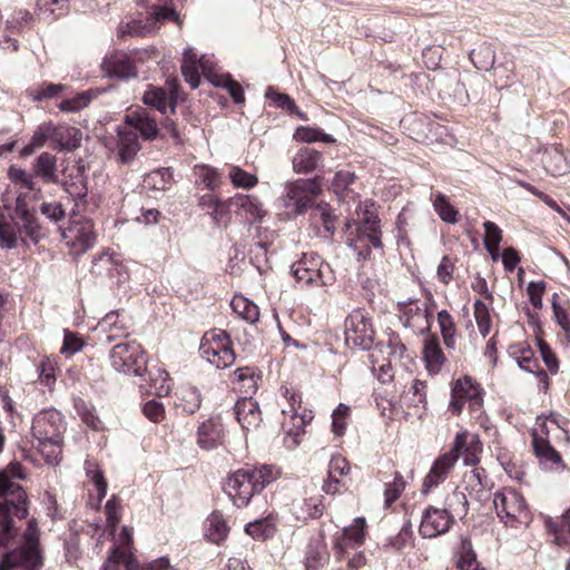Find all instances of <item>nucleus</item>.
<instances>
[{
  "mask_svg": "<svg viewBox=\"0 0 570 570\" xmlns=\"http://www.w3.org/2000/svg\"><path fill=\"white\" fill-rule=\"evenodd\" d=\"M87 180H62V186L69 196L75 200L73 207L77 212L87 204L88 186Z\"/></svg>",
  "mask_w": 570,
  "mask_h": 570,
  "instance_id": "37998d69",
  "label": "nucleus"
},
{
  "mask_svg": "<svg viewBox=\"0 0 570 570\" xmlns=\"http://www.w3.org/2000/svg\"><path fill=\"white\" fill-rule=\"evenodd\" d=\"M141 100L145 105L155 108L163 115L167 112L168 107L170 108V112L175 114L178 100L177 86L175 85L168 92L165 88L148 85Z\"/></svg>",
  "mask_w": 570,
  "mask_h": 570,
  "instance_id": "f3484780",
  "label": "nucleus"
},
{
  "mask_svg": "<svg viewBox=\"0 0 570 570\" xmlns=\"http://www.w3.org/2000/svg\"><path fill=\"white\" fill-rule=\"evenodd\" d=\"M124 121L138 131L144 140L153 141L159 134L156 119L144 108L128 112Z\"/></svg>",
  "mask_w": 570,
  "mask_h": 570,
  "instance_id": "aec40b11",
  "label": "nucleus"
},
{
  "mask_svg": "<svg viewBox=\"0 0 570 570\" xmlns=\"http://www.w3.org/2000/svg\"><path fill=\"white\" fill-rule=\"evenodd\" d=\"M357 222H354L355 232H350L346 244L355 253L357 261H366L371 256L372 248L383 247L381 220L376 214L375 204L372 200L360 203L356 209Z\"/></svg>",
  "mask_w": 570,
  "mask_h": 570,
  "instance_id": "f03ea898",
  "label": "nucleus"
},
{
  "mask_svg": "<svg viewBox=\"0 0 570 570\" xmlns=\"http://www.w3.org/2000/svg\"><path fill=\"white\" fill-rule=\"evenodd\" d=\"M230 306L234 312L250 324L256 323L259 318L258 306L244 296H235L230 302Z\"/></svg>",
  "mask_w": 570,
  "mask_h": 570,
  "instance_id": "58836bf2",
  "label": "nucleus"
},
{
  "mask_svg": "<svg viewBox=\"0 0 570 570\" xmlns=\"http://www.w3.org/2000/svg\"><path fill=\"white\" fill-rule=\"evenodd\" d=\"M63 343L60 348V353L66 356H72L82 350L85 342L83 338L73 332L65 330Z\"/></svg>",
  "mask_w": 570,
  "mask_h": 570,
  "instance_id": "4d7b16f0",
  "label": "nucleus"
},
{
  "mask_svg": "<svg viewBox=\"0 0 570 570\" xmlns=\"http://www.w3.org/2000/svg\"><path fill=\"white\" fill-rule=\"evenodd\" d=\"M365 519L357 517L353 524L343 528L342 539H336L334 547L338 551H343L345 546L360 547L365 539Z\"/></svg>",
  "mask_w": 570,
  "mask_h": 570,
  "instance_id": "b1692460",
  "label": "nucleus"
},
{
  "mask_svg": "<svg viewBox=\"0 0 570 570\" xmlns=\"http://www.w3.org/2000/svg\"><path fill=\"white\" fill-rule=\"evenodd\" d=\"M322 160V154L315 149L302 148L293 158V168L296 174H311Z\"/></svg>",
  "mask_w": 570,
  "mask_h": 570,
  "instance_id": "bb28decb",
  "label": "nucleus"
},
{
  "mask_svg": "<svg viewBox=\"0 0 570 570\" xmlns=\"http://www.w3.org/2000/svg\"><path fill=\"white\" fill-rule=\"evenodd\" d=\"M245 532L255 540H266L276 532V523L273 517L257 519L245 525Z\"/></svg>",
  "mask_w": 570,
  "mask_h": 570,
  "instance_id": "72a5a7b5",
  "label": "nucleus"
},
{
  "mask_svg": "<svg viewBox=\"0 0 570 570\" xmlns=\"http://www.w3.org/2000/svg\"><path fill=\"white\" fill-rule=\"evenodd\" d=\"M234 414L244 430L256 429L262 422L259 404L253 397H240L234 405Z\"/></svg>",
  "mask_w": 570,
  "mask_h": 570,
  "instance_id": "412c9836",
  "label": "nucleus"
},
{
  "mask_svg": "<svg viewBox=\"0 0 570 570\" xmlns=\"http://www.w3.org/2000/svg\"><path fill=\"white\" fill-rule=\"evenodd\" d=\"M65 86L60 83L43 82L39 88L30 90V97L33 101H42L57 97Z\"/></svg>",
  "mask_w": 570,
  "mask_h": 570,
  "instance_id": "5fc2aeb1",
  "label": "nucleus"
},
{
  "mask_svg": "<svg viewBox=\"0 0 570 570\" xmlns=\"http://www.w3.org/2000/svg\"><path fill=\"white\" fill-rule=\"evenodd\" d=\"M61 236L67 245L77 253L87 252L97 240L94 222L82 216L76 208H71L69 213V224L66 228L61 229Z\"/></svg>",
  "mask_w": 570,
  "mask_h": 570,
  "instance_id": "1a4fd4ad",
  "label": "nucleus"
},
{
  "mask_svg": "<svg viewBox=\"0 0 570 570\" xmlns=\"http://www.w3.org/2000/svg\"><path fill=\"white\" fill-rule=\"evenodd\" d=\"M118 156L122 164L131 161L140 149L136 132L118 130Z\"/></svg>",
  "mask_w": 570,
  "mask_h": 570,
  "instance_id": "c756f323",
  "label": "nucleus"
},
{
  "mask_svg": "<svg viewBox=\"0 0 570 570\" xmlns=\"http://www.w3.org/2000/svg\"><path fill=\"white\" fill-rule=\"evenodd\" d=\"M345 343L362 351H370L374 343L375 331L367 313L362 308L353 309L345 318Z\"/></svg>",
  "mask_w": 570,
  "mask_h": 570,
  "instance_id": "9d476101",
  "label": "nucleus"
},
{
  "mask_svg": "<svg viewBox=\"0 0 570 570\" xmlns=\"http://www.w3.org/2000/svg\"><path fill=\"white\" fill-rule=\"evenodd\" d=\"M433 208L443 222L449 224L458 222V210L449 203L444 194L436 193L434 195Z\"/></svg>",
  "mask_w": 570,
  "mask_h": 570,
  "instance_id": "49530a36",
  "label": "nucleus"
},
{
  "mask_svg": "<svg viewBox=\"0 0 570 570\" xmlns=\"http://www.w3.org/2000/svg\"><path fill=\"white\" fill-rule=\"evenodd\" d=\"M531 436L534 454L542 463L557 464L561 462L560 454L546 438L540 436L535 430L532 431Z\"/></svg>",
  "mask_w": 570,
  "mask_h": 570,
  "instance_id": "7c9ffc66",
  "label": "nucleus"
},
{
  "mask_svg": "<svg viewBox=\"0 0 570 570\" xmlns=\"http://www.w3.org/2000/svg\"><path fill=\"white\" fill-rule=\"evenodd\" d=\"M406 482L400 472L394 473L392 482L385 483L384 502L386 507L394 503L404 491Z\"/></svg>",
  "mask_w": 570,
  "mask_h": 570,
  "instance_id": "09e8293b",
  "label": "nucleus"
},
{
  "mask_svg": "<svg viewBox=\"0 0 570 570\" xmlns=\"http://www.w3.org/2000/svg\"><path fill=\"white\" fill-rule=\"evenodd\" d=\"M265 97L274 104L275 108L285 110L288 114L296 105L295 100L289 95L277 91L273 86L267 87Z\"/></svg>",
  "mask_w": 570,
  "mask_h": 570,
  "instance_id": "3c124183",
  "label": "nucleus"
},
{
  "mask_svg": "<svg viewBox=\"0 0 570 570\" xmlns=\"http://www.w3.org/2000/svg\"><path fill=\"white\" fill-rule=\"evenodd\" d=\"M458 459L459 455L452 451L436 458L429 473L423 480L422 493L428 494L431 489L444 482Z\"/></svg>",
  "mask_w": 570,
  "mask_h": 570,
  "instance_id": "dca6fc26",
  "label": "nucleus"
},
{
  "mask_svg": "<svg viewBox=\"0 0 570 570\" xmlns=\"http://www.w3.org/2000/svg\"><path fill=\"white\" fill-rule=\"evenodd\" d=\"M293 514L297 520L307 521L321 518L325 511L323 497H311L296 501L292 505Z\"/></svg>",
  "mask_w": 570,
  "mask_h": 570,
  "instance_id": "5701e85b",
  "label": "nucleus"
},
{
  "mask_svg": "<svg viewBox=\"0 0 570 570\" xmlns=\"http://www.w3.org/2000/svg\"><path fill=\"white\" fill-rule=\"evenodd\" d=\"M18 489L16 504L0 501V548L7 547L14 537L13 518L23 520L29 514V499L27 492Z\"/></svg>",
  "mask_w": 570,
  "mask_h": 570,
  "instance_id": "ddd939ff",
  "label": "nucleus"
},
{
  "mask_svg": "<svg viewBox=\"0 0 570 570\" xmlns=\"http://www.w3.org/2000/svg\"><path fill=\"white\" fill-rule=\"evenodd\" d=\"M276 478L277 471L272 465L246 466L229 475L224 490L234 505L244 508Z\"/></svg>",
  "mask_w": 570,
  "mask_h": 570,
  "instance_id": "7ed1b4c3",
  "label": "nucleus"
},
{
  "mask_svg": "<svg viewBox=\"0 0 570 570\" xmlns=\"http://www.w3.org/2000/svg\"><path fill=\"white\" fill-rule=\"evenodd\" d=\"M153 26L147 17L146 22L141 20L132 19L127 22H120L117 31V36L120 39H126L127 37H144L151 32Z\"/></svg>",
  "mask_w": 570,
  "mask_h": 570,
  "instance_id": "a19ab883",
  "label": "nucleus"
},
{
  "mask_svg": "<svg viewBox=\"0 0 570 570\" xmlns=\"http://www.w3.org/2000/svg\"><path fill=\"white\" fill-rule=\"evenodd\" d=\"M49 230L40 220L35 206H30L26 196L18 195L13 210L7 219L0 216V247L2 249H14L21 247L30 248L47 238Z\"/></svg>",
  "mask_w": 570,
  "mask_h": 570,
  "instance_id": "f257e3e1",
  "label": "nucleus"
},
{
  "mask_svg": "<svg viewBox=\"0 0 570 570\" xmlns=\"http://www.w3.org/2000/svg\"><path fill=\"white\" fill-rule=\"evenodd\" d=\"M462 549L464 550V553H462L458 561V568L460 570H484L479 567L476 556L472 550L470 541H463Z\"/></svg>",
  "mask_w": 570,
  "mask_h": 570,
  "instance_id": "e2e57ef3",
  "label": "nucleus"
},
{
  "mask_svg": "<svg viewBox=\"0 0 570 570\" xmlns=\"http://www.w3.org/2000/svg\"><path fill=\"white\" fill-rule=\"evenodd\" d=\"M43 551L40 547V530L35 518L30 519L22 534V543L7 551L0 559V570H14L19 567L41 569Z\"/></svg>",
  "mask_w": 570,
  "mask_h": 570,
  "instance_id": "20e7f679",
  "label": "nucleus"
},
{
  "mask_svg": "<svg viewBox=\"0 0 570 570\" xmlns=\"http://www.w3.org/2000/svg\"><path fill=\"white\" fill-rule=\"evenodd\" d=\"M227 173H218L216 168L209 166H199L196 167V175L198 178H218L224 175L226 178H256L255 175L249 174L235 166H226Z\"/></svg>",
  "mask_w": 570,
  "mask_h": 570,
  "instance_id": "c03bdc74",
  "label": "nucleus"
},
{
  "mask_svg": "<svg viewBox=\"0 0 570 570\" xmlns=\"http://www.w3.org/2000/svg\"><path fill=\"white\" fill-rule=\"evenodd\" d=\"M35 174L41 178H57L56 171V157L50 153H41L33 164Z\"/></svg>",
  "mask_w": 570,
  "mask_h": 570,
  "instance_id": "de8ad7c7",
  "label": "nucleus"
},
{
  "mask_svg": "<svg viewBox=\"0 0 570 570\" xmlns=\"http://www.w3.org/2000/svg\"><path fill=\"white\" fill-rule=\"evenodd\" d=\"M413 541V530L410 521H406L402 528L400 529L396 535L387 538L386 542L383 544V549L387 551L389 549H393L395 551L403 550L406 546L411 544Z\"/></svg>",
  "mask_w": 570,
  "mask_h": 570,
  "instance_id": "a18cd8bd",
  "label": "nucleus"
},
{
  "mask_svg": "<svg viewBox=\"0 0 570 570\" xmlns=\"http://www.w3.org/2000/svg\"><path fill=\"white\" fill-rule=\"evenodd\" d=\"M493 504L498 517L505 524L528 523L531 520L525 500L515 489L504 488L494 493Z\"/></svg>",
  "mask_w": 570,
  "mask_h": 570,
  "instance_id": "6e6552de",
  "label": "nucleus"
},
{
  "mask_svg": "<svg viewBox=\"0 0 570 570\" xmlns=\"http://www.w3.org/2000/svg\"><path fill=\"white\" fill-rule=\"evenodd\" d=\"M235 206L244 213L245 218L248 223H255L261 220L264 216L261 202L250 195H236L232 198Z\"/></svg>",
  "mask_w": 570,
  "mask_h": 570,
  "instance_id": "c85d7f7f",
  "label": "nucleus"
},
{
  "mask_svg": "<svg viewBox=\"0 0 570 570\" xmlns=\"http://www.w3.org/2000/svg\"><path fill=\"white\" fill-rule=\"evenodd\" d=\"M453 386L455 395H460L465 401L475 399L476 405L483 406V389L471 376L465 375L463 379L456 380Z\"/></svg>",
  "mask_w": 570,
  "mask_h": 570,
  "instance_id": "2f4dec72",
  "label": "nucleus"
},
{
  "mask_svg": "<svg viewBox=\"0 0 570 570\" xmlns=\"http://www.w3.org/2000/svg\"><path fill=\"white\" fill-rule=\"evenodd\" d=\"M199 351L212 365L226 368L235 362V353L230 347L229 337L224 331L205 334Z\"/></svg>",
  "mask_w": 570,
  "mask_h": 570,
  "instance_id": "f8f14e48",
  "label": "nucleus"
},
{
  "mask_svg": "<svg viewBox=\"0 0 570 570\" xmlns=\"http://www.w3.org/2000/svg\"><path fill=\"white\" fill-rule=\"evenodd\" d=\"M206 214L212 218L213 226L217 228L226 227L230 222L229 208L223 200Z\"/></svg>",
  "mask_w": 570,
  "mask_h": 570,
  "instance_id": "0e129e2a",
  "label": "nucleus"
},
{
  "mask_svg": "<svg viewBox=\"0 0 570 570\" xmlns=\"http://www.w3.org/2000/svg\"><path fill=\"white\" fill-rule=\"evenodd\" d=\"M453 523V519L445 510L429 505L422 513L419 533L423 538H436L446 533Z\"/></svg>",
  "mask_w": 570,
  "mask_h": 570,
  "instance_id": "4468645a",
  "label": "nucleus"
},
{
  "mask_svg": "<svg viewBox=\"0 0 570 570\" xmlns=\"http://www.w3.org/2000/svg\"><path fill=\"white\" fill-rule=\"evenodd\" d=\"M450 514L453 522L455 518L463 519L469 511V502L466 495L461 491H453L445 500V508H443Z\"/></svg>",
  "mask_w": 570,
  "mask_h": 570,
  "instance_id": "ea45409f",
  "label": "nucleus"
},
{
  "mask_svg": "<svg viewBox=\"0 0 570 570\" xmlns=\"http://www.w3.org/2000/svg\"><path fill=\"white\" fill-rule=\"evenodd\" d=\"M544 527L553 537V543L561 548L570 547V510L559 518L544 517Z\"/></svg>",
  "mask_w": 570,
  "mask_h": 570,
  "instance_id": "4be33fe9",
  "label": "nucleus"
},
{
  "mask_svg": "<svg viewBox=\"0 0 570 570\" xmlns=\"http://www.w3.org/2000/svg\"><path fill=\"white\" fill-rule=\"evenodd\" d=\"M90 101V92L82 91L73 98L62 100L59 105V109L65 112H76L87 107Z\"/></svg>",
  "mask_w": 570,
  "mask_h": 570,
  "instance_id": "13d9d810",
  "label": "nucleus"
},
{
  "mask_svg": "<svg viewBox=\"0 0 570 570\" xmlns=\"http://www.w3.org/2000/svg\"><path fill=\"white\" fill-rule=\"evenodd\" d=\"M202 405V394L195 386H183L178 393L177 406L183 409V412L191 415L195 414Z\"/></svg>",
  "mask_w": 570,
  "mask_h": 570,
  "instance_id": "c9c22d12",
  "label": "nucleus"
},
{
  "mask_svg": "<svg viewBox=\"0 0 570 570\" xmlns=\"http://www.w3.org/2000/svg\"><path fill=\"white\" fill-rule=\"evenodd\" d=\"M291 271L297 283L306 286H327L335 279L330 264L317 253H305L294 263Z\"/></svg>",
  "mask_w": 570,
  "mask_h": 570,
  "instance_id": "39448f33",
  "label": "nucleus"
},
{
  "mask_svg": "<svg viewBox=\"0 0 570 570\" xmlns=\"http://www.w3.org/2000/svg\"><path fill=\"white\" fill-rule=\"evenodd\" d=\"M205 77L213 83L215 87H222L226 89L229 96L233 98L234 102L237 105L245 102L244 89L233 79L229 73L216 75V73H205Z\"/></svg>",
  "mask_w": 570,
  "mask_h": 570,
  "instance_id": "cd10ccee",
  "label": "nucleus"
},
{
  "mask_svg": "<svg viewBox=\"0 0 570 570\" xmlns=\"http://www.w3.org/2000/svg\"><path fill=\"white\" fill-rule=\"evenodd\" d=\"M538 347L548 370L551 373H557L559 368V362L551 347L542 338H538Z\"/></svg>",
  "mask_w": 570,
  "mask_h": 570,
  "instance_id": "338daca9",
  "label": "nucleus"
},
{
  "mask_svg": "<svg viewBox=\"0 0 570 570\" xmlns=\"http://www.w3.org/2000/svg\"><path fill=\"white\" fill-rule=\"evenodd\" d=\"M86 472L87 475L90 478L91 482L95 484L98 491V502L97 505L99 507L105 499L107 494L108 484L104 476V473L99 469H91V464L89 461H86Z\"/></svg>",
  "mask_w": 570,
  "mask_h": 570,
  "instance_id": "6e6d98bb",
  "label": "nucleus"
},
{
  "mask_svg": "<svg viewBox=\"0 0 570 570\" xmlns=\"http://www.w3.org/2000/svg\"><path fill=\"white\" fill-rule=\"evenodd\" d=\"M52 122H43L33 131L30 141L20 150L22 157L31 155L36 149L43 147L48 141L51 144Z\"/></svg>",
  "mask_w": 570,
  "mask_h": 570,
  "instance_id": "e433bc0d",
  "label": "nucleus"
},
{
  "mask_svg": "<svg viewBox=\"0 0 570 570\" xmlns=\"http://www.w3.org/2000/svg\"><path fill=\"white\" fill-rule=\"evenodd\" d=\"M148 17L153 29L157 22L175 21L178 26L181 24V20L177 11L167 4L156 7Z\"/></svg>",
  "mask_w": 570,
  "mask_h": 570,
  "instance_id": "603ef678",
  "label": "nucleus"
},
{
  "mask_svg": "<svg viewBox=\"0 0 570 570\" xmlns=\"http://www.w3.org/2000/svg\"><path fill=\"white\" fill-rule=\"evenodd\" d=\"M321 180H292L286 185V194L283 203L287 213L299 215L312 207L316 197L321 194Z\"/></svg>",
  "mask_w": 570,
  "mask_h": 570,
  "instance_id": "9b49d317",
  "label": "nucleus"
},
{
  "mask_svg": "<svg viewBox=\"0 0 570 570\" xmlns=\"http://www.w3.org/2000/svg\"><path fill=\"white\" fill-rule=\"evenodd\" d=\"M293 138L296 141H302V142H307V144H312V142H316V141H322L324 144H335L336 142V139L332 135L324 132V130L321 128L309 127V126L297 127L293 135Z\"/></svg>",
  "mask_w": 570,
  "mask_h": 570,
  "instance_id": "4c0bfd02",
  "label": "nucleus"
},
{
  "mask_svg": "<svg viewBox=\"0 0 570 570\" xmlns=\"http://www.w3.org/2000/svg\"><path fill=\"white\" fill-rule=\"evenodd\" d=\"M40 213L46 216L50 222L58 225L59 229H63L60 225L61 222L66 218V210L61 203L52 202V203H42L40 205Z\"/></svg>",
  "mask_w": 570,
  "mask_h": 570,
  "instance_id": "864d4df0",
  "label": "nucleus"
},
{
  "mask_svg": "<svg viewBox=\"0 0 570 570\" xmlns=\"http://www.w3.org/2000/svg\"><path fill=\"white\" fill-rule=\"evenodd\" d=\"M474 306V317L476 321V325L480 334L485 337L490 333L491 328V317L489 313V308L481 299H476L473 304Z\"/></svg>",
  "mask_w": 570,
  "mask_h": 570,
  "instance_id": "8fccbe9b",
  "label": "nucleus"
},
{
  "mask_svg": "<svg viewBox=\"0 0 570 570\" xmlns=\"http://www.w3.org/2000/svg\"><path fill=\"white\" fill-rule=\"evenodd\" d=\"M144 414L153 422L159 423L165 417V409L161 402L150 400L144 404Z\"/></svg>",
  "mask_w": 570,
  "mask_h": 570,
  "instance_id": "774afa93",
  "label": "nucleus"
},
{
  "mask_svg": "<svg viewBox=\"0 0 570 570\" xmlns=\"http://www.w3.org/2000/svg\"><path fill=\"white\" fill-rule=\"evenodd\" d=\"M109 357L112 368L119 373L142 376L147 371L146 352L136 341L115 345Z\"/></svg>",
  "mask_w": 570,
  "mask_h": 570,
  "instance_id": "0eeeda50",
  "label": "nucleus"
},
{
  "mask_svg": "<svg viewBox=\"0 0 570 570\" xmlns=\"http://www.w3.org/2000/svg\"><path fill=\"white\" fill-rule=\"evenodd\" d=\"M426 389L428 385L425 382L420 380H413L412 385L407 392V397L411 405H422L423 407L426 405Z\"/></svg>",
  "mask_w": 570,
  "mask_h": 570,
  "instance_id": "680f3d73",
  "label": "nucleus"
},
{
  "mask_svg": "<svg viewBox=\"0 0 570 570\" xmlns=\"http://www.w3.org/2000/svg\"><path fill=\"white\" fill-rule=\"evenodd\" d=\"M267 243L257 242L249 248V258L259 273L267 267Z\"/></svg>",
  "mask_w": 570,
  "mask_h": 570,
  "instance_id": "052dcab7",
  "label": "nucleus"
},
{
  "mask_svg": "<svg viewBox=\"0 0 570 570\" xmlns=\"http://www.w3.org/2000/svg\"><path fill=\"white\" fill-rule=\"evenodd\" d=\"M101 69L109 78L128 80L137 76L136 66L130 57L122 51H116L106 56L102 60Z\"/></svg>",
  "mask_w": 570,
  "mask_h": 570,
  "instance_id": "2eb2a0df",
  "label": "nucleus"
},
{
  "mask_svg": "<svg viewBox=\"0 0 570 570\" xmlns=\"http://www.w3.org/2000/svg\"><path fill=\"white\" fill-rule=\"evenodd\" d=\"M423 360L425 362V368L429 374L436 375L440 373L445 362V356L441 350L438 337H429L425 340L423 347Z\"/></svg>",
  "mask_w": 570,
  "mask_h": 570,
  "instance_id": "393cba45",
  "label": "nucleus"
},
{
  "mask_svg": "<svg viewBox=\"0 0 570 570\" xmlns=\"http://www.w3.org/2000/svg\"><path fill=\"white\" fill-rule=\"evenodd\" d=\"M121 500L118 495L114 494L105 504V514L108 525L115 528L120 521V514L118 510L120 508Z\"/></svg>",
  "mask_w": 570,
  "mask_h": 570,
  "instance_id": "69168bd1",
  "label": "nucleus"
},
{
  "mask_svg": "<svg viewBox=\"0 0 570 570\" xmlns=\"http://www.w3.org/2000/svg\"><path fill=\"white\" fill-rule=\"evenodd\" d=\"M327 559L326 548L321 541H313L308 543L305 553L306 570L321 569Z\"/></svg>",
  "mask_w": 570,
  "mask_h": 570,
  "instance_id": "79ce46f5",
  "label": "nucleus"
},
{
  "mask_svg": "<svg viewBox=\"0 0 570 570\" xmlns=\"http://www.w3.org/2000/svg\"><path fill=\"white\" fill-rule=\"evenodd\" d=\"M228 527L223 515L214 512L212 513L205 523V535L213 543H220L228 534Z\"/></svg>",
  "mask_w": 570,
  "mask_h": 570,
  "instance_id": "f704fd0d",
  "label": "nucleus"
},
{
  "mask_svg": "<svg viewBox=\"0 0 570 570\" xmlns=\"http://www.w3.org/2000/svg\"><path fill=\"white\" fill-rule=\"evenodd\" d=\"M66 423L62 414L56 409H46L38 412L32 421L31 433L38 441V446H60Z\"/></svg>",
  "mask_w": 570,
  "mask_h": 570,
  "instance_id": "423d86ee",
  "label": "nucleus"
},
{
  "mask_svg": "<svg viewBox=\"0 0 570 570\" xmlns=\"http://www.w3.org/2000/svg\"><path fill=\"white\" fill-rule=\"evenodd\" d=\"M222 439V428L213 420L204 421L197 429V444L204 450L215 449Z\"/></svg>",
  "mask_w": 570,
  "mask_h": 570,
  "instance_id": "a878e982",
  "label": "nucleus"
},
{
  "mask_svg": "<svg viewBox=\"0 0 570 570\" xmlns=\"http://www.w3.org/2000/svg\"><path fill=\"white\" fill-rule=\"evenodd\" d=\"M82 132L80 129L52 122L51 148L59 151H73L80 147Z\"/></svg>",
  "mask_w": 570,
  "mask_h": 570,
  "instance_id": "6ab92c4d",
  "label": "nucleus"
},
{
  "mask_svg": "<svg viewBox=\"0 0 570 570\" xmlns=\"http://www.w3.org/2000/svg\"><path fill=\"white\" fill-rule=\"evenodd\" d=\"M219 180H202L204 184V188L208 191L199 197L198 206L205 212L208 213L212 208L218 205L222 200L217 198L212 191L218 187Z\"/></svg>",
  "mask_w": 570,
  "mask_h": 570,
  "instance_id": "bf43d9fd",
  "label": "nucleus"
},
{
  "mask_svg": "<svg viewBox=\"0 0 570 570\" xmlns=\"http://www.w3.org/2000/svg\"><path fill=\"white\" fill-rule=\"evenodd\" d=\"M12 479L24 480L23 466L18 461L10 462L7 468L0 471V501L13 502L18 497V489L24 491L23 487L12 481Z\"/></svg>",
  "mask_w": 570,
  "mask_h": 570,
  "instance_id": "a211bd4d",
  "label": "nucleus"
},
{
  "mask_svg": "<svg viewBox=\"0 0 570 570\" xmlns=\"http://www.w3.org/2000/svg\"><path fill=\"white\" fill-rule=\"evenodd\" d=\"M470 60L479 70L489 71L495 62V51L491 43H481L470 51Z\"/></svg>",
  "mask_w": 570,
  "mask_h": 570,
  "instance_id": "473e14b6",
  "label": "nucleus"
}]
</instances>
